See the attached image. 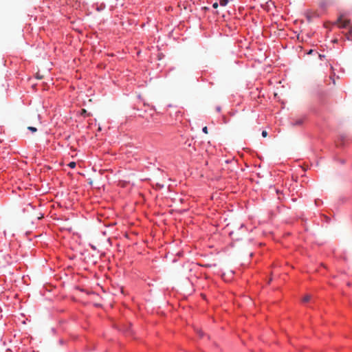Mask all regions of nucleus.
<instances>
[{
  "label": "nucleus",
  "instance_id": "f257e3e1",
  "mask_svg": "<svg viewBox=\"0 0 352 352\" xmlns=\"http://www.w3.org/2000/svg\"><path fill=\"white\" fill-rule=\"evenodd\" d=\"M336 24L339 28H346L351 26V21L344 19L343 15H340L336 21Z\"/></svg>",
  "mask_w": 352,
  "mask_h": 352
},
{
  "label": "nucleus",
  "instance_id": "f03ea898",
  "mask_svg": "<svg viewBox=\"0 0 352 352\" xmlns=\"http://www.w3.org/2000/svg\"><path fill=\"white\" fill-rule=\"evenodd\" d=\"M347 39H352V26L349 28V32L346 34Z\"/></svg>",
  "mask_w": 352,
  "mask_h": 352
},
{
  "label": "nucleus",
  "instance_id": "7ed1b4c3",
  "mask_svg": "<svg viewBox=\"0 0 352 352\" xmlns=\"http://www.w3.org/2000/svg\"><path fill=\"white\" fill-rule=\"evenodd\" d=\"M228 1L229 0H219V4L221 6H226L228 4Z\"/></svg>",
  "mask_w": 352,
  "mask_h": 352
},
{
  "label": "nucleus",
  "instance_id": "20e7f679",
  "mask_svg": "<svg viewBox=\"0 0 352 352\" xmlns=\"http://www.w3.org/2000/svg\"><path fill=\"white\" fill-rule=\"evenodd\" d=\"M310 299H311V296H310V295H306V296L303 298L302 301H303V302H308Z\"/></svg>",
  "mask_w": 352,
  "mask_h": 352
},
{
  "label": "nucleus",
  "instance_id": "39448f33",
  "mask_svg": "<svg viewBox=\"0 0 352 352\" xmlns=\"http://www.w3.org/2000/svg\"><path fill=\"white\" fill-rule=\"evenodd\" d=\"M28 129L32 131V133H35L37 131V129L34 126H28Z\"/></svg>",
  "mask_w": 352,
  "mask_h": 352
},
{
  "label": "nucleus",
  "instance_id": "423d86ee",
  "mask_svg": "<svg viewBox=\"0 0 352 352\" xmlns=\"http://www.w3.org/2000/svg\"><path fill=\"white\" fill-rule=\"evenodd\" d=\"M68 166H69L70 168H75V167H76V162H71L68 164Z\"/></svg>",
  "mask_w": 352,
  "mask_h": 352
},
{
  "label": "nucleus",
  "instance_id": "0eeeda50",
  "mask_svg": "<svg viewBox=\"0 0 352 352\" xmlns=\"http://www.w3.org/2000/svg\"><path fill=\"white\" fill-rule=\"evenodd\" d=\"M202 132H204V133H206V134H208V133L207 126H204V127L202 129Z\"/></svg>",
  "mask_w": 352,
  "mask_h": 352
},
{
  "label": "nucleus",
  "instance_id": "6e6552de",
  "mask_svg": "<svg viewBox=\"0 0 352 352\" xmlns=\"http://www.w3.org/2000/svg\"><path fill=\"white\" fill-rule=\"evenodd\" d=\"M267 132L266 131H263V132H262V136H263V138H266V137H267Z\"/></svg>",
  "mask_w": 352,
  "mask_h": 352
},
{
  "label": "nucleus",
  "instance_id": "1a4fd4ad",
  "mask_svg": "<svg viewBox=\"0 0 352 352\" xmlns=\"http://www.w3.org/2000/svg\"><path fill=\"white\" fill-rule=\"evenodd\" d=\"M36 78L38 79H42L43 76L41 75L38 72L36 73Z\"/></svg>",
  "mask_w": 352,
  "mask_h": 352
},
{
  "label": "nucleus",
  "instance_id": "9d476101",
  "mask_svg": "<svg viewBox=\"0 0 352 352\" xmlns=\"http://www.w3.org/2000/svg\"><path fill=\"white\" fill-rule=\"evenodd\" d=\"M213 6V8H217V7H218V3H213V6Z\"/></svg>",
  "mask_w": 352,
  "mask_h": 352
},
{
  "label": "nucleus",
  "instance_id": "9b49d317",
  "mask_svg": "<svg viewBox=\"0 0 352 352\" xmlns=\"http://www.w3.org/2000/svg\"><path fill=\"white\" fill-rule=\"evenodd\" d=\"M201 296L203 297L204 299H205L206 296L204 294H201Z\"/></svg>",
  "mask_w": 352,
  "mask_h": 352
},
{
  "label": "nucleus",
  "instance_id": "f8f14e48",
  "mask_svg": "<svg viewBox=\"0 0 352 352\" xmlns=\"http://www.w3.org/2000/svg\"><path fill=\"white\" fill-rule=\"evenodd\" d=\"M312 52H313V50H311L309 52V54H311V53H312Z\"/></svg>",
  "mask_w": 352,
  "mask_h": 352
},
{
  "label": "nucleus",
  "instance_id": "ddd939ff",
  "mask_svg": "<svg viewBox=\"0 0 352 352\" xmlns=\"http://www.w3.org/2000/svg\"><path fill=\"white\" fill-rule=\"evenodd\" d=\"M82 111H83V113H85V111H86L85 109H83Z\"/></svg>",
  "mask_w": 352,
  "mask_h": 352
},
{
  "label": "nucleus",
  "instance_id": "4468645a",
  "mask_svg": "<svg viewBox=\"0 0 352 352\" xmlns=\"http://www.w3.org/2000/svg\"><path fill=\"white\" fill-rule=\"evenodd\" d=\"M82 111H83V113H85V111H86L85 109H83Z\"/></svg>",
  "mask_w": 352,
  "mask_h": 352
}]
</instances>
